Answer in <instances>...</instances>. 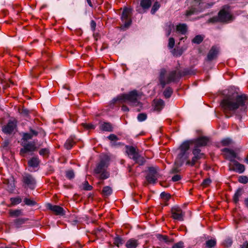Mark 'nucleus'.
I'll return each instance as SVG.
<instances>
[{"label": "nucleus", "mask_w": 248, "mask_h": 248, "mask_svg": "<svg viewBox=\"0 0 248 248\" xmlns=\"http://www.w3.org/2000/svg\"><path fill=\"white\" fill-rule=\"evenodd\" d=\"M230 7L228 5H225L219 11L217 16H213L208 20V23H215L217 22H227L231 19Z\"/></svg>", "instance_id": "20e7f679"}, {"label": "nucleus", "mask_w": 248, "mask_h": 248, "mask_svg": "<svg viewBox=\"0 0 248 248\" xmlns=\"http://www.w3.org/2000/svg\"><path fill=\"white\" fill-rule=\"evenodd\" d=\"M175 44V40L173 38L170 37L169 39L168 47L170 48H172Z\"/></svg>", "instance_id": "4d7b16f0"}, {"label": "nucleus", "mask_w": 248, "mask_h": 248, "mask_svg": "<svg viewBox=\"0 0 248 248\" xmlns=\"http://www.w3.org/2000/svg\"><path fill=\"white\" fill-rule=\"evenodd\" d=\"M9 214L11 217H17L23 215L22 210H11L9 211Z\"/></svg>", "instance_id": "473e14b6"}, {"label": "nucleus", "mask_w": 248, "mask_h": 248, "mask_svg": "<svg viewBox=\"0 0 248 248\" xmlns=\"http://www.w3.org/2000/svg\"><path fill=\"white\" fill-rule=\"evenodd\" d=\"M164 106V102L162 99L154 100V109L160 111Z\"/></svg>", "instance_id": "393cba45"}, {"label": "nucleus", "mask_w": 248, "mask_h": 248, "mask_svg": "<svg viewBox=\"0 0 248 248\" xmlns=\"http://www.w3.org/2000/svg\"><path fill=\"white\" fill-rule=\"evenodd\" d=\"M209 141L210 139L205 136H201L197 139L192 140V142L194 145L193 148L198 149L207 146Z\"/></svg>", "instance_id": "ddd939ff"}, {"label": "nucleus", "mask_w": 248, "mask_h": 248, "mask_svg": "<svg viewBox=\"0 0 248 248\" xmlns=\"http://www.w3.org/2000/svg\"><path fill=\"white\" fill-rule=\"evenodd\" d=\"M178 171H179V170L177 168H173L172 170V173H176V172H178Z\"/></svg>", "instance_id": "69168bd1"}, {"label": "nucleus", "mask_w": 248, "mask_h": 248, "mask_svg": "<svg viewBox=\"0 0 248 248\" xmlns=\"http://www.w3.org/2000/svg\"><path fill=\"white\" fill-rule=\"evenodd\" d=\"M112 189L110 187L108 186H106L103 187L102 191V194L104 196H109L111 193H112Z\"/></svg>", "instance_id": "2f4dec72"}, {"label": "nucleus", "mask_w": 248, "mask_h": 248, "mask_svg": "<svg viewBox=\"0 0 248 248\" xmlns=\"http://www.w3.org/2000/svg\"><path fill=\"white\" fill-rule=\"evenodd\" d=\"M122 110L123 111H129V108H128L125 106V105H123L122 106Z\"/></svg>", "instance_id": "680f3d73"}, {"label": "nucleus", "mask_w": 248, "mask_h": 248, "mask_svg": "<svg viewBox=\"0 0 248 248\" xmlns=\"http://www.w3.org/2000/svg\"><path fill=\"white\" fill-rule=\"evenodd\" d=\"M138 120L140 122H142L145 120L147 118V115L145 113H140L138 116Z\"/></svg>", "instance_id": "3c124183"}, {"label": "nucleus", "mask_w": 248, "mask_h": 248, "mask_svg": "<svg viewBox=\"0 0 248 248\" xmlns=\"http://www.w3.org/2000/svg\"><path fill=\"white\" fill-rule=\"evenodd\" d=\"M176 30L182 34H185L187 31V26L185 24H179L176 26Z\"/></svg>", "instance_id": "c85d7f7f"}, {"label": "nucleus", "mask_w": 248, "mask_h": 248, "mask_svg": "<svg viewBox=\"0 0 248 248\" xmlns=\"http://www.w3.org/2000/svg\"><path fill=\"white\" fill-rule=\"evenodd\" d=\"M192 153L193 156L191 160H187L186 161V165L193 167L197 163H200V160L201 159H205L206 158L205 154L201 152V150L200 149L193 148L192 151Z\"/></svg>", "instance_id": "0eeeda50"}, {"label": "nucleus", "mask_w": 248, "mask_h": 248, "mask_svg": "<svg viewBox=\"0 0 248 248\" xmlns=\"http://www.w3.org/2000/svg\"><path fill=\"white\" fill-rule=\"evenodd\" d=\"M152 3V0H141L140 2V6L143 10L146 11L151 7Z\"/></svg>", "instance_id": "cd10ccee"}, {"label": "nucleus", "mask_w": 248, "mask_h": 248, "mask_svg": "<svg viewBox=\"0 0 248 248\" xmlns=\"http://www.w3.org/2000/svg\"><path fill=\"white\" fill-rule=\"evenodd\" d=\"M66 177L68 179H72L75 177V173L73 170H68L66 171Z\"/></svg>", "instance_id": "49530a36"}, {"label": "nucleus", "mask_w": 248, "mask_h": 248, "mask_svg": "<svg viewBox=\"0 0 248 248\" xmlns=\"http://www.w3.org/2000/svg\"><path fill=\"white\" fill-rule=\"evenodd\" d=\"M75 144V137L71 136L66 140L64 143V146L65 149L70 150Z\"/></svg>", "instance_id": "5701e85b"}, {"label": "nucleus", "mask_w": 248, "mask_h": 248, "mask_svg": "<svg viewBox=\"0 0 248 248\" xmlns=\"http://www.w3.org/2000/svg\"><path fill=\"white\" fill-rule=\"evenodd\" d=\"M108 167V163L105 160H101L99 163L96 165L94 169V172L96 174H100L99 178L104 180L109 177V173L106 170Z\"/></svg>", "instance_id": "423d86ee"}, {"label": "nucleus", "mask_w": 248, "mask_h": 248, "mask_svg": "<svg viewBox=\"0 0 248 248\" xmlns=\"http://www.w3.org/2000/svg\"><path fill=\"white\" fill-rule=\"evenodd\" d=\"M219 52V48L217 46H213L209 51L207 55V60L212 61L217 57Z\"/></svg>", "instance_id": "f3484780"}, {"label": "nucleus", "mask_w": 248, "mask_h": 248, "mask_svg": "<svg viewBox=\"0 0 248 248\" xmlns=\"http://www.w3.org/2000/svg\"><path fill=\"white\" fill-rule=\"evenodd\" d=\"M173 93V90L170 87H167L163 92V94L165 98H170Z\"/></svg>", "instance_id": "58836bf2"}, {"label": "nucleus", "mask_w": 248, "mask_h": 248, "mask_svg": "<svg viewBox=\"0 0 248 248\" xmlns=\"http://www.w3.org/2000/svg\"><path fill=\"white\" fill-rule=\"evenodd\" d=\"M28 219L25 218H17L14 221L15 225L17 227H19L21 225L24 224Z\"/></svg>", "instance_id": "c03bdc74"}, {"label": "nucleus", "mask_w": 248, "mask_h": 248, "mask_svg": "<svg viewBox=\"0 0 248 248\" xmlns=\"http://www.w3.org/2000/svg\"><path fill=\"white\" fill-rule=\"evenodd\" d=\"M238 181L242 184H247L248 182V177L246 176H240Z\"/></svg>", "instance_id": "09e8293b"}, {"label": "nucleus", "mask_w": 248, "mask_h": 248, "mask_svg": "<svg viewBox=\"0 0 248 248\" xmlns=\"http://www.w3.org/2000/svg\"><path fill=\"white\" fill-rule=\"evenodd\" d=\"M166 73V70L165 69H162L161 70L159 80L160 84L162 88H164L165 85L167 84L176 81L182 76V74L180 71L177 70H172L169 72L166 80H165V76ZM190 74V73L188 71H185L183 72V75H186Z\"/></svg>", "instance_id": "7ed1b4c3"}, {"label": "nucleus", "mask_w": 248, "mask_h": 248, "mask_svg": "<svg viewBox=\"0 0 248 248\" xmlns=\"http://www.w3.org/2000/svg\"><path fill=\"white\" fill-rule=\"evenodd\" d=\"M173 28V25L171 22L167 23L165 28L166 33L167 36H169L170 35L171 31V30Z\"/></svg>", "instance_id": "a19ab883"}, {"label": "nucleus", "mask_w": 248, "mask_h": 248, "mask_svg": "<svg viewBox=\"0 0 248 248\" xmlns=\"http://www.w3.org/2000/svg\"><path fill=\"white\" fill-rule=\"evenodd\" d=\"M242 189H239L235 192L234 196H233V202H237L238 201V197L241 195Z\"/></svg>", "instance_id": "603ef678"}, {"label": "nucleus", "mask_w": 248, "mask_h": 248, "mask_svg": "<svg viewBox=\"0 0 248 248\" xmlns=\"http://www.w3.org/2000/svg\"><path fill=\"white\" fill-rule=\"evenodd\" d=\"M213 5V3H205V5L204 6V7L206 8H208L211 7Z\"/></svg>", "instance_id": "e2e57ef3"}, {"label": "nucleus", "mask_w": 248, "mask_h": 248, "mask_svg": "<svg viewBox=\"0 0 248 248\" xmlns=\"http://www.w3.org/2000/svg\"><path fill=\"white\" fill-rule=\"evenodd\" d=\"M211 183V180L209 178L205 179L202 182L201 186L203 187H207Z\"/></svg>", "instance_id": "de8ad7c7"}, {"label": "nucleus", "mask_w": 248, "mask_h": 248, "mask_svg": "<svg viewBox=\"0 0 248 248\" xmlns=\"http://www.w3.org/2000/svg\"><path fill=\"white\" fill-rule=\"evenodd\" d=\"M10 201L11 202V204L12 205H15L16 204H19L22 202V199L20 197H17L16 198H11L10 199Z\"/></svg>", "instance_id": "79ce46f5"}, {"label": "nucleus", "mask_w": 248, "mask_h": 248, "mask_svg": "<svg viewBox=\"0 0 248 248\" xmlns=\"http://www.w3.org/2000/svg\"><path fill=\"white\" fill-rule=\"evenodd\" d=\"M24 202L26 205L29 206H33L35 205L36 203L34 201L28 198H25L24 200Z\"/></svg>", "instance_id": "a18cd8bd"}, {"label": "nucleus", "mask_w": 248, "mask_h": 248, "mask_svg": "<svg viewBox=\"0 0 248 248\" xmlns=\"http://www.w3.org/2000/svg\"><path fill=\"white\" fill-rule=\"evenodd\" d=\"M181 177L179 174L174 175L171 178V180L173 182H177L181 180Z\"/></svg>", "instance_id": "bf43d9fd"}, {"label": "nucleus", "mask_w": 248, "mask_h": 248, "mask_svg": "<svg viewBox=\"0 0 248 248\" xmlns=\"http://www.w3.org/2000/svg\"><path fill=\"white\" fill-rule=\"evenodd\" d=\"M221 143L223 146H228L232 143V140L230 138H226L222 140Z\"/></svg>", "instance_id": "8fccbe9b"}, {"label": "nucleus", "mask_w": 248, "mask_h": 248, "mask_svg": "<svg viewBox=\"0 0 248 248\" xmlns=\"http://www.w3.org/2000/svg\"><path fill=\"white\" fill-rule=\"evenodd\" d=\"M46 208L52 211L57 216H64L65 215L63 208L59 205H53L48 203L46 204Z\"/></svg>", "instance_id": "dca6fc26"}, {"label": "nucleus", "mask_w": 248, "mask_h": 248, "mask_svg": "<svg viewBox=\"0 0 248 248\" xmlns=\"http://www.w3.org/2000/svg\"><path fill=\"white\" fill-rule=\"evenodd\" d=\"M80 188L84 190L90 191L93 189V187L89 184L88 182L86 180L80 186Z\"/></svg>", "instance_id": "c756f323"}, {"label": "nucleus", "mask_w": 248, "mask_h": 248, "mask_svg": "<svg viewBox=\"0 0 248 248\" xmlns=\"http://www.w3.org/2000/svg\"><path fill=\"white\" fill-rule=\"evenodd\" d=\"M223 155L224 158L230 161L229 164V170H232V150L230 149L225 148L222 150Z\"/></svg>", "instance_id": "a211bd4d"}, {"label": "nucleus", "mask_w": 248, "mask_h": 248, "mask_svg": "<svg viewBox=\"0 0 248 248\" xmlns=\"http://www.w3.org/2000/svg\"><path fill=\"white\" fill-rule=\"evenodd\" d=\"M90 26H91V30H92V31H95L96 24V22L94 20H91V23H90Z\"/></svg>", "instance_id": "052dcab7"}, {"label": "nucleus", "mask_w": 248, "mask_h": 248, "mask_svg": "<svg viewBox=\"0 0 248 248\" xmlns=\"http://www.w3.org/2000/svg\"><path fill=\"white\" fill-rule=\"evenodd\" d=\"M81 125L86 129L89 130V129H94L95 126L94 125L90 124H84L82 123L81 124Z\"/></svg>", "instance_id": "864d4df0"}, {"label": "nucleus", "mask_w": 248, "mask_h": 248, "mask_svg": "<svg viewBox=\"0 0 248 248\" xmlns=\"http://www.w3.org/2000/svg\"><path fill=\"white\" fill-rule=\"evenodd\" d=\"M241 248H248V243H244L241 246Z\"/></svg>", "instance_id": "0e129e2a"}, {"label": "nucleus", "mask_w": 248, "mask_h": 248, "mask_svg": "<svg viewBox=\"0 0 248 248\" xmlns=\"http://www.w3.org/2000/svg\"><path fill=\"white\" fill-rule=\"evenodd\" d=\"M204 37L201 35H196L192 40L193 43L200 44L203 40Z\"/></svg>", "instance_id": "4c0bfd02"}, {"label": "nucleus", "mask_w": 248, "mask_h": 248, "mask_svg": "<svg viewBox=\"0 0 248 248\" xmlns=\"http://www.w3.org/2000/svg\"><path fill=\"white\" fill-rule=\"evenodd\" d=\"M248 105V95L239 93L238 87H233V115L240 121L246 113Z\"/></svg>", "instance_id": "f257e3e1"}, {"label": "nucleus", "mask_w": 248, "mask_h": 248, "mask_svg": "<svg viewBox=\"0 0 248 248\" xmlns=\"http://www.w3.org/2000/svg\"><path fill=\"white\" fill-rule=\"evenodd\" d=\"M108 138L111 141H117L119 140L118 137L113 134H110Z\"/></svg>", "instance_id": "13d9d810"}, {"label": "nucleus", "mask_w": 248, "mask_h": 248, "mask_svg": "<svg viewBox=\"0 0 248 248\" xmlns=\"http://www.w3.org/2000/svg\"><path fill=\"white\" fill-rule=\"evenodd\" d=\"M87 1L88 4H89V5L90 7H93V5L92 3L91 0H87Z\"/></svg>", "instance_id": "774afa93"}, {"label": "nucleus", "mask_w": 248, "mask_h": 248, "mask_svg": "<svg viewBox=\"0 0 248 248\" xmlns=\"http://www.w3.org/2000/svg\"><path fill=\"white\" fill-rule=\"evenodd\" d=\"M132 9L130 8H124L121 16V20L124 25L121 27L122 29L128 28L131 24Z\"/></svg>", "instance_id": "6e6552de"}, {"label": "nucleus", "mask_w": 248, "mask_h": 248, "mask_svg": "<svg viewBox=\"0 0 248 248\" xmlns=\"http://www.w3.org/2000/svg\"><path fill=\"white\" fill-rule=\"evenodd\" d=\"M22 182L25 186L33 189L35 186L36 182L34 178L29 174H26L23 176Z\"/></svg>", "instance_id": "4468645a"}, {"label": "nucleus", "mask_w": 248, "mask_h": 248, "mask_svg": "<svg viewBox=\"0 0 248 248\" xmlns=\"http://www.w3.org/2000/svg\"><path fill=\"white\" fill-rule=\"evenodd\" d=\"M40 160L38 157H32L28 162L29 167L32 168H36L39 166Z\"/></svg>", "instance_id": "b1692460"}, {"label": "nucleus", "mask_w": 248, "mask_h": 248, "mask_svg": "<svg viewBox=\"0 0 248 248\" xmlns=\"http://www.w3.org/2000/svg\"><path fill=\"white\" fill-rule=\"evenodd\" d=\"M190 144H193L192 140L185 141L181 145L180 147L181 153L179 155L180 157H182L186 152L189 150Z\"/></svg>", "instance_id": "aec40b11"}, {"label": "nucleus", "mask_w": 248, "mask_h": 248, "mask_svg": "<svg viewBox=\"0 0 248 248\" xmlns=\"http://www.w3.org/2000/svg\"><path fill=\"white\" fill-rule=\"evenodd\" d=\"M29 131L30 132L23 133L21 140L27 141L28 140L32 139L34 137H39L43 138L46 136L45 131L40 127H30Z\"/></svg>", "instance_id": "39448f33"}, {"label": "nucleus", "mask_w": 248, "mask_h": 248, "mask_svg": "<svg viewBox=\"0 0 248 248\" xmlns=\"http://www.w3.org/2000/svg\"><path fill=\"white\" fill-rule=\"evenodd\" d=\"M216 240L215 239L208 240L205 243V246L207 248H212L216 245Z\"/></svg>", "instance_id": "ea45409f"}, {"label": "nucleus", "mask_w": 248, "mask_h": 248, "mask_svg": "<svg viewBox=\"0 0 248 248\" xmlns=\"http://www.w3.org/2000/svg\"><path fill=\"white\" fill-rule=\"evenodd\" d=\"M133 160L139 165H143L145 162L144 157L140 156L139 154H138L137 156H136V158H134Z\"/></svg>", "instance_id": "f704fd0d"}, {"label": "nucleus", "mask_w": 248, "mask_h": 248, "mask_svg": "<svg viewBox=\"0 0 248 248\" xmlns=\"http://www.w3.org/2000/svg\"><path fill=\"white\" fill-rule=\"evenodd\" d=\"M159 176L158 168L151 167L148 168V173L145 178L149 184H154L156 183Z\"/></svg>", "instance_id": "9d476101"}, {"label": "nucleus", "mask_w": 248, "mask_h": 248, "mask_svg": "<svg viewBox=\"0 0 248 248\" xmlns=\"http://www.w3.org/2000/svg\"><path fill=\"white\" fill-rule=\"evenodd\" d=\"M100 129L102 131L111 132L112 131L113 127L110 123L104 122L100 125Z\"/></svg>", "instance_id": "a878e982"}, {"label": "nucleus", "mask_w": 248, "mask_h": 248, "mask_svg": "<svg viewBox=\"0 0 248 248\" xmlns=\"http://www.w3.org/2000/svg\"><path fill=\"white\" fill-rule=\"evenodd\" d=\"M160 6V5L158 1L155 2L152 6V9L151 11V14H155V13L158 10Z\"/></svg>", "instance_id": "37998d69"}, {"label": "nucleus", "mask_w": 248, "mask_h": 248, "mask_svg": "<svg viewBox=\"0 0 248 248\" xmlns=\"http://www.w3.org/2000/svg\"><path fill=\"white\" fill-rule=\"evenodd\" d=\"M142 95L141 92L137 90H133L128 93L122 94L113 99L114 102L120 101L121 103L127 102L130 106L133 107L139 106L142 107V103L140 99Z\"/></svg>", "instance_id": "f03ea898"}, {"label": "nucleus", "mask_w": 248, "mask_h": 248, "mask_svg": "<svg viewBox=\"0 0 248 248\" xmlns=\"http://www.w3.org/2000/svg\"><path fill=\"white\" fill-rule=\"evenodd\" d=\"M245 170V166L233 159V171L239 173H242Z\"/></svg>", "instance_id": "4be33fe9"}, {"label": "nucleus", "mask_w": 248, "mask_h": 248, "mask_svg": "<svg viewBox=\"0 0 248 248\" xmlns=\"http://www.w3.org/2000/svg\"><path fill=\"white\" fill-rule=\"evenodd\" d=\"M124 243V240L119 236H117L114 239V244L118 247H120Z\"/></svg>", "instance_id": "c9c22d12"}, {"label": "nucleus", "mask_w": 248, "mask_h": 248, "mask_svg": "<svg viewBox=\"0 0 248 248\" xmlns=\"http://www.w3.org/2000/svg\"><path fill=\"white\" fill-rule=\"evenodd\" d=\"M161 198L164 202V205L167 206L168 205V202L170 198V194L165 193V192H162L160 194Z\"/></svg>", "instance_id": "7c9ffc66"}, {"label": "nucleus", "mask_w": 248, "mask_h": 248, "mask_svg": "<svg viewBox=\"0 0 248 248\" xmlns=\"http://www.w3.org/2000/svg\"><path fill=\"white\" fill-rule=\"evenodd\" d=\"M126 153L129 156L130 158L133 159L134 158H136V156H137V155L139 154L136 150V148L132 146H126Z\"/></svg>", "instance_id": "412c9836"}, {"label": "nucleus", "mask_w": 248, "mask_h": 248, "mask_svg": "<svg viewBox=\"0 0 248 248\" xmlns=\"http://www.w3.org/2000/svg\"><path fill=\"white\" fill-rule=\"evenodd\" d=\"M22 141L23 148L20 149V154L23 156L25 154L30 152H33L36 150V145L34 141Z\"/></svg>", "instance_id": "f8f14e48"}, {"label": "nucleus", "mask_w": 248, "mask_h": 248, "mask_svg": "<svg viewBox=\"0 0 248 248\" xmlns=\"http://www.w3.org/2000/svg\"><path fill=\"white\" fill-rule=\"evenodd\" d=\"M226 184L227 185V186H228V189L231 191L232 189H231V184L230 182H226Z\"/></svg>", "instance_id": "338daca9"}, {"label": "nucleus", "mask_w": 248, "mask_h": 248, "mask_svg": "<svg viewBox=\"0 0 248 248\" xmlns=\"http://www.w3.org/2000/svg\"><path fill=\"white\" fill-rule=\"evenodd\" d=\"M139 245L137 240L132 238L128 240L125 244L127 248H136Z\"/></svg>", "instance_id": "bb28decb"}, {"label": "nucleus", "mask_w": 248, "mask_h": 248, "mask_svg": "<svg viewBox=\"0 0 248 248\" xmlns=\"http://www.w3.org/2000/svg\"><path fill=\"white\" fill-rule=\"evenodd\" d=\"M221 106L226 117H231L232 114V99L228 98L223 99Z\"/></svg>", "instance_id": "1a4fd4ad"}, {"label": "nucleus", "mask_w": 248, "mask_h": 248, "mask_svg": "<svg viewBox=\"0 0 248 248\" xmlns=\"http://www.w3.org/2000/svg\"><path fill=\"white\" fill-rule=\"evenodd\" d=\"M157 238L160 241H163L166 243L172 242L173 240L172 239H170L169 237L167 235H163L161 234H157Z\"/></svg>", "instance_id": "72a5a7b5"}, {"label": "nucleus", "mask_w": 248, "mask_h": 248, "mask_svg": "<svg viewBox=\"0 0 248 248\" xmlns=\"http://www.w3.org/2000/svg\"><path fill=\"white\" fill-rule=\"evenodd\" d=\"M39 154L44 157L47 158L49 156V150L48 148H42L39 151Z\"/></svg>", "instance_id": "e433bc0d"}, {"label": "nucleus", "mask_w": 248, "mask_h": 248, "mask_svg": "<svg viewBox=\"0 0 248 248\" xmlns=\"http://www.w3.org/2000/svg\"><path fill=\"white\" fill-rule=\"evenodd\" d=\"M171 217L174 219L180 221L184 220L185 213L183 212L181 207L175 205L171 209Z\"/></svg>", "instance_id": "9b49d317"}, {"label": "nucleus", "mask_w": 248, "mask_h": 248, "mask_svg": "<svg viewBox=\"0 0 248 248\" xmlns=\"http://www.w3.org/2000/svg\"><path fill=\"white\" fill-rule=\"evenodd\" d=\"M16 127V121L9 120L8 123L2 127V131L6 134H11Z\"/></svg>", "instance_id": "2eb2a0df"}, {"label": "nucleus", "mask_w": 248, "mask_h": 248, "mask_svg": "<svg viewBox=\"0 0 248 248\" xmlns=\"http://www.w3.org/2000/svg\"><path fill=\"white\" fill-rule=\"evenodd\" d=\"M223 245L226 247H230L231 246L232 244V240L231 238H227L223 242Z\"/></svg>", "instance_id": "5fc2aeb1"}, {"label": "nucleus", "mask_w": 248, "mask_h": 248, "mask_svg": "<svg viewBox=\"0 0 248 248\" xmlns=\"http://www.w3.org/2000/svg\"><path fill=\"white\" fill-rule=\"evenodd\" d=\"M184 245L182 241H180L178 243H175L172 247V248H184Z\"/></svg>", "instance_id": "6e6d98bb"}, {"label": "nucleus", "mask_w": 248, "mask_h": 248, "mask_svg": "<svg viewBox=\"0 0 248 248\" xmlns=\"http://www.w3.org/2000/svg\"><path fill=\"white\" fill-rule=\"evenodd\" d=\"M191 3L194 4V5L189 7L187 10L186 11L185 15L186 17H189L191 16L197 14L198 12V10L196 8L195 6L197 4L199 5L201 4V2H199V0H191Z\"/></svg>", "instance_id": "6ab92c4d"}]
</instances>
